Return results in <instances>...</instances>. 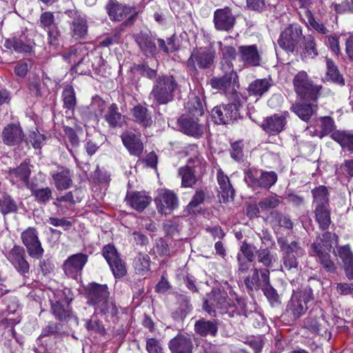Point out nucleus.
Masks as SVG:
<instances>
[{
  "label": "nucleus",
  "instance_id": "obj_1",
  "mask_svg": "<svg viewBox=\"0 0 353 353\" xmlns=\"http://www.w3.org/2000/svg\"><path fill=\"white\" fill-rule=\"evenodd\" d=\"M336 234L326 232L311 245L310 254L318 257L319 261L324 269L330 272L336 270L335 264L331 260L329 252L332 246V241L336 240Z\"/></svg>",
  "mask_w": 353,
  "mask_h": 353
},
{
  "label": "nucleus",
  "instance_id": "obj_2",
  "mask_svg": "<svg viewBox=\"0 0 353 353\" xmlns=\"http://www.w3.org/2000/svg\"><path fill=\"white\" fill-rule=\"evenodd\" d=\"M109 292L106 285L92 283L88 289V299L91 304L103 314L114 316L117 310L114 304L108 299Z\"/></svg>",
  "mask_w": 353,
  "mask_h": 353
},
{
  "label": "nucleus",
  "instance_id": "obj_3",
  "mask_svg": "<svg viewBox=\"0 0 353 353\" xmlns=\"http://www.w3.org/2000/svg\"><path fill=\"white\" fill-rule=\"evenodd\" d=\"M313 299L310 289L294 292L285 308V314L292 320H296L307 310V304Z\"/></svg>",
  "mask_w": 353,
  "mask_h": 353
},
{
  "label": "nucleus",
  "instance_id": "obj_4",
  "mask_svg": "<svg viewBox=\"0 0 353 353\" xmlns=\"http://www.w3.org/2000/svg\"><path fill=\"white\" fill-rule=\"evenodd\" d=\"M293 84L296 94L303 99L316 100L322 87L314 85L306 72H299L294 77Z\"/></svg>",
  "mask_w": 353,
  "mask_h": 353
},
{
  "label": "nucleus",
  "instance_id": "obj_5",
  "mask_svg": "<svg viewBox=\"0 0 353 353\" xmlns=\"http://www.w3.org/2000/svg\"><path fill=\"white\" fill-rule=\"evenodd\" d=\"M281 250L283 252L282 258L281 270L294 272L298 270V262L296 258L304 254L303 249L296 241L290 244H286L283 241L279 240Z\"/></svg>",
  "mask_w": 353,
  "mask_h": 353
},
{
  "label": "nucleus",
  "instance_id": "obj_6",
  "mask_svg": "<svg viewBox=\"0 0 353 353\" xmlns=\"http://www.w3.org/2000/svg\"><path fill=\"white\" fill-rule=\"evenodd\" d=\"M176 87L177 84L172 77H161L157 79L150 94L158 103H167L173 99L172 93Z\"/></svg>",
  "mask_w": 353,
  "mask_h": 353
},
{
  "label": "nucleus",
  "instance_id": "obj_7",
  "mask_svg": "<svg viewBox=\"0 0 353 353\" xmlns=\"http://www.w3.org/2000/svg\"><path fill=\"white\" fill-rule=\"evenodd\" d=\"M245 181L251 187H263L270 188L277 180L274 172H263L256 168H248L245 170Z\"/></svg>",
  "mask_w": 353,
  "mask_h": 353
},
{
  "label": "nucleus",
  "instance_id": "obj_8",
  "mask_svg": "<svg viewBox=\"0 0 353 353\" xmlns=\"http://www.w3.org/2000/svg\"><path fill=\"white\" fill-rule=\"evenodd\" d=\"M229 307L232 305L227 300V294L220 290H213L203 305V309L212 316H216V312L227 314L225 310Z\"/></svg>",
  "mask_w": 353,
  "mask_h": 353
},
{
  "label": "nucleus",
  "instance_id": "obj_9",
  "mask_svg": "<svg viewBox=\"0 0 353 353\" xmlns=\"http://www.w3.org/2000/svg\"><path fill=\"white\" fill-rule=\"evenodd\" d=\"M215 52L206 48L194 49L187 61V67L190 71L196 72L198 68H209L213 63Z\"/></svg>",
  "mask_w": 353,
  "mask_h": 353
},
{
  "label": "nucleus",
  "instance_id": "obj_10",
  "mask_svg": "<svg viewBox=\"0 0 353 353\" xmlns=\"http://www.w3.org/2000/svg\"><path fill=\"white\" fill-rule=\"evenodd\" d=\"M57 299L52 301V311L58 319L63 321L70 315V303L73 297L71 291L68 288L57 291Z\"/></svg>",
  "mask_w": 353,
  "mask_h": 353
},
{
  "label": "nucleus",
  "instance_id": "obj_11",
  "mask_svg": "<svg viewBox=\"0 0 353 353\" xmlns=\"http://www.w3.org/2000/svg\"><path fill=\"white\" fill-rule=\"evenodd\" d=\"M302 35L301 27L298 24H291L281 32L278 43L282 49L293 52Z\"/></svg>",
  "mask_w": 353,
  "mask_h": 353
},
{
  "label": "nucleus",
  "instance_id": "obj_12",
  "mask_svg": "<svg viewBox=\"0 0 353 353\" xmlns=\"http://www.w3.org/2000/svg\"><path fill=\"white\" fill-rule=\"evenodd\" d=\"M157 209L161 214H169L178 207L179 200L176 194L168 189H159L154 199Z\"/></svg>",
  "mask_w": 353,
  "mask_h": 353
},
{
  "label": "nucleus",
  "instance_id": "obj_13",
  "mask_svg": "<svg viewBox=\"0 0 353 353\" xmlns=\"http://www.w3.org/2000/svg\"><path fill=\"white\" fill-rule=\"evenodd\" d=\"M103 255L116 278L125 275L127 270L125 263L121 259L117 250L113 245L108 244L103 248Z\"/></svg>",
  "mask_w": 353,
  "mask_h": 353
},
{
  "label": "nucleus",
  "instance_id": "obj_14",
  "mask_svg": "<svg viewBox=\"0 0 353 353\" xmlns=\"http://www.w3.org/2000/svg\"><path fill=\"white\" fill-rule=\"evenodd\" d=\"M21 238L30 256L39 259L43 254V249L39 240L38 232L34 228H28L21 233Z\"/></svg>",
  "mask_w": 353,
  "mask_h": 353
},
{
  "label": "nucleus",
  "instance_id": "obj_15",
  "mask_svg": "<svg viewBox=\"0 0 353 353\" xmlns=\"http://www.w3.org/2000/svg\"><path fill=\"white\" fill-rule=\"evenodd\" d=\"M239 116V105L236 103L218 105L212 110V119L219 125L228 123Z\"/></svg>",
  "mask_w": 353,
  "mask_h": 353
},
{
  "label": "nucleus",
  "instance_id": "obj_16",
  "mask_svg": "<svg viewBox=\"0 0 353 353\" xmlns=\"http://www.w3.org/2000/svg\"><path fill=\"white\" fill-rule=\"evenodd\" d=\"M87 261L88 256L85 254H72L65 261L63 269L67 276L77 279L81 275Z\"/></svg>",
  "mask_w": 353,
  "mask_h": 353
},
{
  "label": "nucleus",
  "instance_id": "obj_17",
  "mask_svg": "<svg viewBox=\"0 0 353 353\" xmlns=\"http://www.w3.org/2000/svg\"><path fill=\"white\" fill-rule=\"evenodd\" d=\"M1 137L4 144L14 146L19 145L24 140L25 134L19 123H10L4 127Z\"/></svg>",
  "mask_w": 353,
  "mask_h": 353
},
{
  "label": "nucleus",
  "instance_id": "obj_18",
  "mask_svg": "<svg viewBox=\"0 0 353 353\" xmlns=\"http://www.w3.org/2000/svg\"><path fill=\"white\" fill-rule=\"evenodd\" d=\"M270 272L268 270L254 268L251 275L247 276L244 283L250 290H259L270 284Z\"/></svg>",
  "mask_w": 353,
  "mask_h": 353
},
{
  "label": "nucleus",
  "instance_id": "obj_19",
  "mask_svg": "<svg viewBox=\"0 0 353 353\" xmlns=\"http://www.w3.org/2000/svg\"><path fill=\"white\" fill-rule=\"evenodd\" d=\"M214 23L216 30L229 31L233 28L236 19L229 8L217 9L214 13Z\"/></svg>",
  "mask_w": 353,
  "mask_h": 353
},
{
  "label": "nucleus",
  "instance_id": "obj_20",
  "mask_svg": "<svg viewBox=\"0 0 353 353\" xmlns=\"http://www.w3.org/2000/svg\"><path fill=\"white\" fill-rule=\"evenodd\" d=\"M227 74L221 78H213L210 80L211 86L213 88L222 90L225 93L233 94L236 92V77L235 73L225 71Z\"/></svg>",
  "mask_w": 353,
  "mask_h": 353
},
{
  "label": "nucleus",
  "instance_id": "obj_21",
  "mask_svg": "<svg viewBox=\"0 0 353 353\" xmlns=\"http://www.w3.org/2000/svg\"><path fill=\"white\" fill-rule=\"evenodd\" d=\"M6 257L19 272L22 274L28 272L29 264L24 259V252L22 248L14 245L6 254Z\"/></svg>",
  "mask_w": 353,
  "mask_h": 353
},
{
  "label": "nucleus",
  "instance_id": "obj_22",
  "mask_svg": "<svg viewBox=\"0 0 353 353\" xmlns=\"http://www.w3.org/2000/svg\"><path fill=\"white\" fill-rule=\"evenodd\" d=\"M240 60L247 67L259 66L261 57L256 46H241L239 48Z\"/></svg>",
  "mask_w": 353,
  "mask_h": 353
},
{
  "label": "nucleus",
  "instance_id": "obj_23",
  "mask_svg": "<svg viewBox=\"0 0 353 353\" xmlns=\"http://www.w3.org/2000/svg\"><path fill=\"white\" fill-rule=\"evenodd\" d=\"M121 140L129 152L135 157H140L143 150V145L139 137L132 132L126 131L121 135Z\"/></svg>",
  "mask_w": 353,
  "mask_h": 353
},
{
  "label": "nucleus",
  "instance_id": "obj_24",
  "mask_svg": "<svg viewBox=\"0 0 353 353\" xmlns=\"http://www.w3.org/2000/svg\"><path fill=\"white\" fill-rule=\"evenodd\" d=\"M286 114L285 113L283 115L274 114L266 118L262 124L263 129L271 135L279 134L283 130L286 124Z\"/></svg>",
  "mask_w": 353,
  "mask_h": 353
},
{
  "label": "nucleus",
  "instance_id": "obj_25",
  "mask_svg": "<svg viewBox=\"0 0 353 353\" xmlns=\"http://www.w3.org/2000/svg\"><path fill=\"white\" fill-rule=\"evenodd\" d=\"M180 123L183 132L189 136L199 138L204 132L205 127L202 123H199L198 117H190L181 119Z\"/></svg>",
  "mask_w": 353,
  "mask_h": 353
},
{
  "label": "nucleus",
  "instance_id": "obj_26",
  "mask_svg": "<svg viewBox=\"0 0 353 353\" xmlns=\"http://www.w3.org/2000/svg\"><path fill=\"white\" fill-rule=\"evenodd\" d=\"M169 347L172 353H192L193 344L190 337L179 334L170 341Z\"/></svg>",
  "mask_w": 353,
  "mask_h": 353
},
{
  "label": "nucleus",
  "instance_id": "obj_27",
  "mask_svg": "<svg viewBox=\"0 0 353 353\" xmlns=\"http://www.w3.org/2000/svg\"><path fill=\"white\" fill-rule=\"evenodd\" d=\"M127 203L137 211H143L151 202V197L144 192L128 193L125 198Z\"/></svg>",
  "mask_w": 353,
  "mask_h": 353
},
{
  "label": "nucleus",
  "instance_id": "obj_28",
  "mask_svg": "<svg viewBox=\"0 0 353 353\" xmlns=\"http://www.w3.org/2000/svg\"><path fill=\"white\" fill-rule=\"evenodd\" d=\"M217 181L219 185V194L221 200L223 203L229 201V199H232L234 195V190L233 189L229 178L227 175L224 174L221 170L217 171Z\"/></svg>",
  "mask_w": 353,
  "mask_h": 353
},
{
  "label": "nucleus",
  "instance_id": "obj_29",
  "mask_svg": "<svg viewBox=\"0 0 353 353\" xmlns=\"http://www.w3.org/2000/svg\"><path fill=\"white\" fill-rule=\"evenodd\" d=\"M273 83L271 78L259 79L252 81L248 88L250 95L262 97L272 86Z\"/></svg>",
  "mask_w": 353,
  "mask_h": 353
},
{
  "label": "nucleus",
  "instance_id": "obj_30",
  "mask_svg": "<svg viewBox=\"0 0 353 353\" xmlns=\"http://www.w3.org/2000/svg\"><path fill=\"white\" fill-rule=\"evenodd\" d=\"M106 9L110 19L114 21L123 20L132 12L130 8L119 4L118 2L114 1L109 2L106 6Z\"/></svg>",
  "mask_w": 353,
  "mask_h": 353
},
{
  "label": "nucleus",
  "instance_id": "obj_31",
  "mask_svg": "<svg viewBox=\"0 0 353 353\" xmlns=\"http://www.w3.org/2000/svg\"><path fill=\"white\" fill-rule=\"evenodd\" d=\"M331 138L343 150L353 152V131L336 130L332 133Z\"/></svg>",
  "mask_w": 353,
  "mask_h": 353
},
{
  "label": "nucleus",
  "instance_id": "obj_32",
  "mask_svg": "<svg viewBox=\"0 0 353 353\" xmlns=\"http://www.w3.org/2000/svg\"><path fill=\"white\" fill-rule=\"evenodd\" d=\"M52 178L57 188L59 190L69 188L72 182L70 171L65 168H59L52 174Z\"/></svg>",
  "mask_w": 353,
  "mask_h": 353
},
{
  "label": "nucleus",
  "instance_id": "obj_33",
  "mask_svg": "<svg viewBox=\"0 0 353 353\" xmlns=\"http://www.w3.org/2000/svg\"><path fill=\"white\" fill-rule=\"evenodd\" d=\"M218 44L222 51V68L224 71L232 72L233 70L232 61L236 58V50L232 46H223V44L221 41L218 42Z\"/></svg>",
  "mask_w": 353,
  "mask_h": 353
},
{
  "label": "nucleus",
  "instance_id": "obj_34",
  "mask_svg": "<svg viewBox=\"0 0 353 353\" xmlns=\"http://www.w3.org/2000/svg\"><path fill=\"white\" fill-rule=\"evenodd\" d=\"M187 153L190 156L188 159V164L192 165L195 168H198L201 172H203L205 168L206 162L200 155L197 146L195 145H190Z\"/></svg>",
  "mask_w": 353,
  "mask_h": 353
},
{
  "label": "nucleus",
  "instance_id": "obj_35",
  "mask_svg": "<svg viewBox=\"0 0 353 353\" xmlns=\"http://www.w3.org/2000/svg\"><path fill=\"white\" fill-rule=\"evenodd\" d=\"M194 327L196 332L201 336H215L218 330L215 322L203 319L197 321L195 323Z\"/></svg>",
  "mask_w": 353,
  "mask_h": 353
},
{
  "label": "nucleus",
  "instance_id": "obj_36",
  "mask_svg": "<svg viewBox=\"0 0 353 353\" xmlns=\"http://www.w3.org/2000/svg\"><path fill=\"white\" fill-rule=\"evenodd\" d=\"M30 172L29 165L27 163H21L17 168L10 172V176L12 183L23 181L27 184Z\"/></svg>",
  "mask_w": 353,
  "mask_h": 353
},
{
  "label": "nucleus",
  "instance_id": "obj_37",
  "mask_svg": "<svg viewBox=\"0 0 353 353\" xmlns=\"http://www.w3.org/2000/svg\"><path fill=\"white\" fill-rule=\"evenodd\" d=\"M327 206L319 205L315 207L316 220L319 223L320 228L323 230L327 229L331 223L330 213Z\"/></svg>",
  "mask_w": 353,
  "mask_h": 353
},
{
  "label": "nucleus",
  "instance_id": "obj_38",
  "mask_svg": "<svg viewBox=\"0 0 353 353\" xmlns=\"http://www.w3.org/2000/svg\"><path fill=\"white\" fill-rule=\"evenodd\" d=\"M179 175L181 178V185L184 188H192L197 181V178L190 165L180 168Z\"/></svg>",
  "mask_w": 353,
  "mask_h": 353
},
{
  "label": "nucleus",
  "instance_id": "obj_39",
  "mask_svg": "<svg viewBox=\"0 0 353 353\" xmlns=\"http://www.w3.org/2000/svg\"><path fill=\"white\" fill-rule=\"evenodd\" d=\"M136 41L141 50L145 54L154 55L157 53V48L155 43L148 36L140 33L137 35Z\"/></svg>",
  "mask_w": 353,
  "mask_h": 353
},
{
  "label": "nucleus",
  "instance_id": "obj_40",
  "mask_svg": "<svg viewBox=\"0 0 353 353\" xmlns=\"http://www.w3.org/2000/svg\"><path fill=\"white\" fill-rule=\"evenodd\" d=\"M318 55L314 37L307 35L304 37L302 56L305 59H314Z\"/></svg>",
  "mask_w": 353,
  "mask_h": 353
},
{
  "label": "nucleus",
  "instance_id": "obj_41",
  "mask_svg": "<svg viewBox=\"0 0 353 353\" xmlns=\"http://www.w3.org/2000/svg\"><path fill=\"white\" fill-rule=\"evenodd\" d=\"M150 259L146 254H139L134 261V269L139 274L145 275L150 270Z\"/></svg>",
  "mask_w": 353,
  "mask_h": 353
},
{
  "label": "nucleus",
  "instance_id": "obj_42",
  "mask_svg": "<svg viewBox=\"0 0 353 353\" xmlns=\"http://www.w3.org/2000/svg\"><path fill=\"white\" fill-rule=\"evenodd\" d=\"M303 18L310 28H312L322 34H326L329 32V30L323 23L316 21L310 10H305V17Z\"/></svg>",
  "mask_w": 353,
  "mask_h": 353
},
{
  "label": "nucleus",
  "instance_id": "obj_43",
  "mask_svg": "<svg viewBox=\"0 0 353 353\" xmlns=\"http://www.w3.org/2000/svg\"><path fill=\"white\" fill-rule=\"evenodd\" d=\"M132 112L135 120L143 126L147 127L152 124V118L148 114V110L145 108L137 105L132 109Z\"/></svg>",
  "mask_w": 353,
  "mask_h": 353
},
{
  "label": "nucleus",
  "instance_id": "obj_44",
  "mask_svg": "<svg viewBox=\"0 0 353 353\" xmlns=\"http://www.w3.org/2000/svg\"><path fill=\"white\" fill-rule=\"evenodd\" d=\"M313 203L316 206L328 205V192L325 186L320 185L312 190Z\"/></svg>",
  "mask_w": 353,
  "mask_h": 353
},
{
  "label": "nucleus",
  "instance_id": "obj_45",
  "mask_svg": "<svg viewBox=\"0 0 353 353\" xmlns=\"http://www.w3.org/2000/svg\"><path fill=\"white\" fill-rule=\"evenodd\" d=\"M105 120L110 126L117 127L121 125L123 123L121 114L118 112V108L116 104L112 103L108 108L105 114Z\"/></svg>",
  "mask_w": 353,
  "mask_h": 353
},
{
  "label": "nucleus",
  "instance_id": "obj_46",
  "mask_svg": "<svg viewBox=\"0 0 353 353\" xmlns=\"http://www.w3.org/2000/svg\"><path fill=\"white\" fill-rule=\"evenodd\" d=\"M72 30L76 39L84 38L88 32V26L85 19L79 17L72 22Z\"/></svg>",
  "mask_w": 353,
  "mask_h": 353
},
{
  "label": "nucleus",
  "instance_id": "obj_47",
  "mask_svg": "<svg viewBox=\"0 0 353 353\" xmlns=\"http://www.w3.org/2000/svg\"><path fill=\"white\" fill-rule=\"evenodd\" d=\"M327 72L326 79L339 84L343 85L344 81L340 75L336 66L333 61L329 59L326 60Z\"/></svg>",
  "mask_w": 353,
  "mask_h": 353
},
{
  "label": "nucleus",
  "instance_id": "obj_48",
  "mask_svg": "<svg viewBox=\"0 0 353 353\" xmlns=\"http://www.w3.org/2000/svg\"><path fill=\"white\" fill-rule=\"evenodd\" d=\"M292 110L300 119L307 121L314 113V108L309 104H296L292 106Z\"/></svg>",
  "mask_w": 353,
  "mask_h": 353
},
{
  "label": "nucleus",
  "instance_id": "obj_49",
  "mask_svg": "<svg viewBox=\"0 0 353 353\" xmlns=\"http://www.w3.org/2000/svg\"><path fill=\"white\" fill-rule=\"evenodd\" d=\"M187 108L190 114L194 117L202 116L203 114V108L199 97L192 95L188 103Z\"/></svg>",
  "mask_w": 353,
  "mask_h": 353
},
{
  "label": "nucleus",
  "instance_id": "obj_50",
  "mask_svg": "<svg viewBox=\"0 0 353 353\" xmlns=\"http://www.w3.org/2000/svg\"><path fill=\"white\" fill-rule=\"evenodd\" d=\"M62 97L64 107L69 110L74 109L76 105V96L72 86L69 85H66L63 89Z\"/></svg>",
  "mask_w": 353,
  "mask_h": 353
},
{
  "label": "nucleus",
  "instance_id": "obj_51",
  "mask_svg": "<svg viewBox=\"0 0 353 353\" xmlns=\"http://www.w3.org/2000/svg\"><path fill=\"white\" fill-rule=\"evenodd\" d=\"M259 261L266 267H272L273 263L278 260L276 253H272L268 249H261L258 253Z\"/></svg>",
  "mask_w": 353,
  "mask_h": 353
},
{
  "label": "nucleus",
  "instance_id": "obj_52",
  "mask_svg": "<svg viewBox=\"0 0 353 353\" xmlns=\"http://www.w3.org/2000/svg\"><path fill=\"white\" fill-rule=\"evenodd\" d=\"M17 210V205L14 201L8 196H3L0 199V212L6 214Z\"/></svg>",
  "mask_w": 353,
  "mask_h": 353
},
{
  "label": "nucleus",
  "instance_id": "obj_53",
  "mask_svg": "<svg viewBox=\"0 0 353 353\" xmlns=\"http://www.w3.org/2000/svg\"><path fill=\"white\" fill-rule=\"evenodd\" d=\"M336 12L339 14H343L345 12H353V0H341V2H335L332 4Z\"/></svg>",
  "mask_w": 353,
  "mask_h": 353
},
{
  "label": "nucleus",
  "instance_id": "obj_54",
  "mask_svg": "<svg viewBox=\"0 0 353 353\" xmlns=\"http://www.w3.org/2000/svg\"><path fill=\"white\" fill-rule=\"evenodd\" d=\"M262 290L263 291L264 294L268 299L272 306L274 307L279 305L281 303L279 294H277L276 291L270 285V284H268L265 288L262 289Z\"/></svg>",
  "mask_w": 353,
  "mask_h": 353
},
{
  "label": "nucleus",
  "instance_id": "obj_55",
  "mask_svg": "<svg viewBox=\"0 0 353 353\" xmlns=\"http://www.w3.org/2000/svg\"><path fill=\"white\" fill-rule=\"evenodd\" d=\"M280 203V200L277 196H271L264 198L259 203V205L262 210H270L276 208Z\"/></svg>",
  "mask_w": 353,
  "mask_h": 353
},
{
  "label": "nucleus",
  "instance_id": "obj_56",
  "mask_svg": "<svg viewBox=\"0 0 353 353\" xmlns=\"http://www.w3.org/2000/svg\"><path fill=\"white\" fill-rule=\"evenodd\" d=\"M32 194L34 196L35 199L38 202L45 203L50 199L52 191L49 188L32 189Z\"/></svg>",
  "mask_w": 353,
  "mask_h": 353
},
{
  "label": "nucleus",
  "instance_id": "obj_57",
  "mask_svg": "<svg viewBox=\"0 0 353 353\" xmlns=\"http://www.w3.org/2000/svg\"><path fill=\"white\" fill-rule=\"evenodd\" d=\"M339 256L343 265L353 263V252L349 245L341 246L338 250Z\"/></svg>",
  "mask_w": 353,
  "mask_h": 353
},
{
  "label": "nucleus",
  "instance_id": "obj_58",
  "mask_svg": "<svg viewBox=\"0 0 353 353\" xmlns=\"http://www.w3.org/2000/svg\"><path fill=\"white\" fill-rule=\"evenodd\" d=\"M85 327L88 330L98 332L100 334H104L105 328L101 323L95 316H92L90 321H88L85 323Z\"/></svg>",
  "mask_w": 353,
  "mask_h": 353
},
{
  "label": "nucleus",
  "instance_id": "obj_59",
  "mask_svg": "<svg viewBox=\"0 0 353 353\" xmlns=\"http://www.w3.org/2000/svg\"><path fill=\"white\" fill-rule=\"evenodd\" d=\"M29 139L34 148L40 149L41 148L42 143L45 140V137L36 130L30 133Z\"/></svg>",
  "mask_w": 353,
  "mask_h": 353
},
{
  "label": "nucleus",
  "instance_id": "obj_60",
  "mask_svg": "<svg viewBox=\"0 0 353 353\" xmlns=\"http://www.w3.org/2000/svg\"><path fill=\"white\" fill-rule=\"evenodd\" d=\"M146 350L148 353H163V348L161 343L153 338L146 341Z\"/></svg>",
  "mask_w": 353,
  "mask_h": 353
},
{
  "label": "nucleus",
  "instance_id": "obj_61",
  "mask_svg": "<svg viewBox=\"0 0 353 353\" xmlns=\"http://www.w3.org/2000/svg\"><path fill=\"white\" fill-rule=\"evenodd\" d=\"M326 44L329 47V48L332 50V52L335 55H339L340 53V45H339V39L336 36H328L327 37Z\"/></svg>",
  "mask_w": 353,
  "mask_h": 353
},
{
  "label": "nucleus",
  "instance_id": "obj_62",
  "mask_svg": "<svg viewBox=\"0 0 353 353\" xmlns=\"http://www.w3.org/2000/svg\"><path fill=\"white\" fill-rule=\"evenodd\" d=\"M231 157L232 159L238 161L243 157V143L241 141H237L231 145Z\"/></svg>",
  "mask_w": 353,
  "mask_h": 353
},
{
  "label": "nucleus",
  "instance_id": "obj_63",
  "mask_svg": "<svg viewBox=\"0 0 353 353\" xmlns=\"http://www.w3.org/2000/svg\"><path fill=\"white\" fill-rule=\"evenodd\" d=\"M205 194L203 191H196L194 195L193 196L191 201L189 203L188 208H190V210L194 209V208L197 207L203 202Z\"/></svg>",
  "mask_w": 353,
  "mask_h": 353
},
{
  "label": "nucleus",
  "instance_id": "obj_64",
  "mask_svg": "<svg viewBox=\"0 0 353 353\" xmlns=\"http://www.w3.org/2000/svg\"><path fill=\"white\" fill-rule=\"evenodd\" d=\"M54 17L52 12H45L40 17V23L43 28H50L54 24Z\"/></svg>",
  "mask_w": 353,
  "mask_h": 353
}]
</instances>
